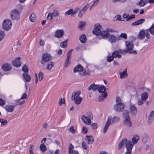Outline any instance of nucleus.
Listing matches in <instances>:
<instances>
[{
    "instance_id": "obj_10",
    "label": "nucleus",
    "mask_w": 154,
    "mask_h": 154,
    "mask_svg": "<svg viewBox=\"0 0 154 154\" xmlns=\"http://www.w3.org/2000/svg\"><path fill=\"white\" fill-rule=\"evenodd\" d=\"M80 9L79 8H76L74 10L72 8L70 9L65 12V15L67 16L70 15L71 16H72L74 14H76Z\"/></svg>"
},
{
    "instance_id": "obj_32",
    "label": "nucleus",
    "mask_w": 154,
    "mask_h": 154,
    "mask_svg": "<svg viewBox=\"0 0 154 154\" xmlns=\"http://www.w3.org/2000/svg\"><path fill=\"white\" fill-rule=\"evenodd\" d=\"M112 56L114 58L118 57L121 58L122 56L121 54H119L118 51L115 50L112 53Z\"/></svg>"
},
{
    "instance_id": "obj_63",
    "label": "nucleus",
    "mask_w": 154,
    "mask_h": 154,
    "mask_svg": "<svg viewBox=\"0 0 154 154\" xmlns=\"http://www.w3.org/2000/svg\"><path fill=\"white\" fill-rule=\"evenodd\" d=\"M25 102L24 100H23L21 101V99H19L17 100V105H21L23 104Z\"/></svg>"
},
{
    "instance_id": "obj_4",
    "label": "nucleus",
    "mask_w": 154,
    "mask_h": 154,
    "mask_svg": "<svg viewBox=\"0 0 154 154\" xmlns=\"http://www.w3.org/2000/svg\"><path fill=\"white\" fill-rule=\"evenodd\" d=\"M10 16L12 20H18L20 18V12L17 9H13L10 12Z\"/></svg>"
},
{
    "instance_id": "obj_53",
    "label": "nucleus",
    "mask_w": 154,
    "mask_h": 154,
    "mask_svg": "<svg viewBox=\"0 0 154 154\" xmlns=\"http://www.w3.org/2000/svg\"><path fill=\"white\" fill-rule=\"evenodd\" d=\"M74 148L73 146L71 144H70L69 145V153H72V152L73 151V149Z\"/></svg>"
},
{
    "instance_id": "obj_51",
    "label": "nucleus",
    "mask_w": 154,
    "mask_h": 154,
    "mask_svg": "<svg viewBox=\"0 0 154 154\" xmlns=\"http://www.w3.org/2000/svg\"><path fill=\"white\" fill-rule=\"evenodd\" d=\"M39 79L40 81H41L44 78V75L42 72H39L38 74Z\"/></svg>"
},
{
    "instance_id": "obj_21",
    "label": "nucleus",
    "mask_w": 154,
    "mask_h": 154,
    "mask_svg": "<svg viewBox=\"0 0 154 154\" xmlns=\"http://www.w3.org/2000/svg\"><path fill=\"white\" fill-rule=\"evenodd\" d=\"M85 139L87 140L88 143L89 144H91L93 143L94 140L93 137L92 136H87Z\"/></svg>"
},
{
    "instance_id": "obj_38",
    "label": "nucleus",
    "mask_w": 154,
    "mask_h": 154,
    "mask_svg": "<svg viewBox=\"0 0 154 154\" xmlns=\"http://www.w3.org/2000/svg\"><path fill=\"white\" fill-rule=\"evenodd\" d=\"M107 95V94L106 92L104 93V94H103L100 95L98 97L99 100L100 101H101L103 100L104 98L106 97Z\"/></svg>"
},
{
    "instance_id": "obj_13",
    "label": "nucleus",
    "mask_w": 154,
    "mask_h": 154,
    "mask_svg": "<svg viewBox=\"0 0 154 154\" xmlns=\"http://www.w3.org/2000/svg\"><path fill=\"white\" fill-rule=\"evenodd\" d=\"M89 6V5L87 4L78 13V17L81 18L83 15L85 13L87 9Z\"/></svg>"
},
{
    "instance_id": "obj_6",
    "label": "nucleus",
    "mask_w": 154,
    "mask_h": 154,
    "mask_svg": "<svg viewBox=\"0 0 154 154\" xmlns=\"http://www.w3.org/2000/svg\"><path fill=\"white\" fill-rule=\"evenodd\" d=\"M12 27V22L8 19H6L3 21L2 27L3 29L6 31L10 30Z\"/></svg>"
},
{
    "instance_id": "obj_28",
    "label": "nucleus",
    "mask_w": 154,
    "mask_h": 154,
    "mask_svg": "<svg viewBox=\"0 0 154 154\" xmlns=\"http://www.w3.org/2000/svg\"><path fill=\"white\" fill-rule=\"evenodd\" d=\"M127 141V139H123L121 140L118 145V149H122L123 146L126 143Z\"/></svg>"
},
{
    "instance_id": "obj_9",
    "label": "nucleus",
    "mask_w": 154,
    "mask_h": 154,
    "mask_svg": "<svg viewBox=\"0 0 154 154\" xmlns=\"http://www.w3.org/2000/svg\"><path fill=\"white\" fill-rule=\"evenodd\" d=\"M95 28L93 30V33L94 34L98 35H100L101 26L99 24H96L95 26Z\"/></svg>"
},
{
    "instance_id": "obj_37",
    "label": "nucleus",
    "mask_w": 154,
    "mask_h": 154,
    "mask_svg": "<svg viewBox=\"0 0 154 154\" xmlns=\"http://www.w3.org/2000/svg\"><path fill=\"white\" fill-rule=\"evenodd\" d=\"M85 22H83L82 21H80L79 22V27H78L79 29L82 30L84 29L85 28Z\"/></svg>"
},
{
    "instance_id": "obj_11",
    "label": "nucleus",
    "mask_w": 154,
    "mask_h": 154,
    "mask_svg": "<svg viewBox=\"0 0 154 154\" xmlns=\"http://www.w3.org/2000/svg\"><path fill=\"white\" fill-rule=\"evenodd\" d=\"M126 147L127 149V152L131 153L134 144L131 140H129L126 142Z\"/></svg>"
},
{
    "instance_id": "obj_52",
    "label": "nucleus",
    "mask_w": 154,
    "mask_h": 154,
    "mask_svg": "<svg viewBox=\"0 0 154 154\" xmlns=\"http://www.w3.org/2000/svg\"><path fill=\"white\" fill-rule=\"evenodd\" d=\"M22 70L26 73L28 72V69L26 65H24L23 67Z\"/></svg>"
},
{
    "instance_id": "obj_33",
    "label": "nucleus",
    "mask_w": 154,
    "mask_h": 154,
    "mask_svg": "<svg viewBox=\"0 0 154 154\" xmlns=\"http://www.w3.org/2000/svg\"><path fill=\"white\" fill-rule=\"evenodd\" d=\"M23 76L26 81L29 82L30 81L31 77L28 74L23 73Z\"/></svg>"
},
{
    "instance_id": "obj_46",
    "label": "nucleus",
    "mask_w": 154,
    "mask_h": 154,
    "mask_svg": "<svg viewBox=\"0 0 154 154\" xmlns=\"http://www.w3.org/2000/svg\"><path fill=\"white\" fill-rule=\"evenodd\" d=\"M5 35V32L3 31H0V41L2 40Z\"/></svg>"
},
{
    "instance_id": "obj_8",
    "label": "nucleus",
    "mask_w": 154,
    "mask_h": 154,
    "mask_svg": "<svg viewBox=\"0 0 154 154\" xmlns=\"http://www.w3.org/2000/svg\"><path fill=\"white\" fill-rule=\"evenodd\" d=\"M59 13L56 9H54L51 12L49 13L47 16V19L49 21H51L53 17H56L59 16Z\"/></svg>"
},
{
    "instance_id": "obj_39",
    "label": "nucleus",
    "mask_w": 154,
    "mask_h": 154,
    "mask_svg": "<svg viewBox=\"0 0 154 154\" xmlns=\"http://www.w3.org/2000/svg\"><path fill=\"white\" fill-rule=\"evenodd\" d=\"M148 93L146 92H143L141 94V98L142 100H146L148 97Z\"/></svg>"
},
{
    "instance_id": "obj_16",
    "label": "nucleus",
    "mask_w": 154,
    "mask_h": 154,
    "mask_svg": "<svg viewBox=\"0 0 154 154\" xmlns=\"http://www.w3.org/2000/svg\"><path fill=\"white\" fill-rule=\"evenodd\" d=\"M111 116H109L108 119L107 121L106 122L105 125L104 127V128L103 132L104 133H105L106 132V131H107V130L110 125V121L111 120Z\"/></svg>"
},
{
    "instance_id": "obj_31",
    "label": "nucleus",
    "mask_w": 154,
    "mask_h": 154,
    "mask_svg": "<svg viewBox=\"0 0 154 154\" xmlns=\"http://www.w3.org/2000/svg\"><path fill=\"white\" fill-rule=\"evenodd\" d=\"M54 63L53 62H51L47 64L46 69L49 71L54 66Z\"/></svg>"
},
{
    "instance_id": "obj_58",
    "label": "nucleus",
    "mask_w": 154,
    "mask_h": 154,
    "mask_svg": "<svg viewBox=\"0 0 154 154\" xmlns=\"http://www.w3.org/2000/svg\"><path fill=\"white\" fill-rule=\"evenodd\" d=\"M88 131V129L87 128L84 126L83 127L82 129V132L83 134H86Z\"/></svg>"
},
{
    "instance_id": "obj_64",
    "label": "nucleus",
    "mask_w": 154,
    "mask_h": 154,
    "mask_svg": "<svg viewBox=\"0 0 154 154\" xmlns=\"http://www.w3.org/2000/svg\"><path fill=\"white\" fill-rule=\"evenodd\" d=\"M70 64V62L69 61H66L64 67L65 68L67 67Z\"/></svg>"
},
{
    "instance_id": "obj_3",
    "label": "nucleus",
    "mask_w": 154,
    "mask_h": 154,
    "mask_svg": "<svg viewBox=\"0 0 154 154\" xmlns=\"http://www.w3.org/2000/svg\"><path fill=\"white\" fill-rule=\"evenodd\" d=\"M125 45L126 49H125L127 53L128 54H136L137 52L133 50L134 45L130 41H126Z\"/></svg>"
},
{
    "instance_id": "obj_23",
    "label": "nucleus",
    "mask_w": 154,
    "mask_h": 154,
    "mask_svg": "<svg viewBox=\"0 0 154 154\" xmlns=\"http://www.w3.org/2000/svg\"><path fill=\"white\" fill-rule=\"evenodd\" d=\"M14 108V106L10 105H6L5 106V109L7 111L10 112H11L13 111Z\"/></svg>"
},
{
    "instance_id": "obj_27",
    "label": "nucleus",
    "mask_w": 154,
    "mask_h": 154,
    "mask_svg": "<svg viewBox=\"0 0 154 154\" xmlns=\"http://www.w3.org/2000/svg\"><path fill=\"white\" fill-rule=\"evenodd\" d=\"M99 86L98 85H95L94 83L93 84L91 85L88 88V90H90L91 89H92L93 91H95L98 89Z\"/></svg>"
},
{
    "instance_id": "obj_47",
    "label": "nucleus",
    "mask_w": 154,
    "mask_h": 154,
    "mask_svg": "<svg viewBox=\"0 0 154 154\" xmlns=\"http://www.w3.org/2000/svg\"><path fill=\"white\" fill-rule=\"evenodd\" d=\"M67 40H66L64 41L61 42L60 46L62 48H65L66 47L67 44Z\"/></svg>"
},
{
    "instance_id": "obj_61",
    "label": "nucleus",
    "mask_w": 154,
    "mask_h": 154,
    "mask_svg": "<svg viewBox=\"0 0 154 154\" xmlns=\"http://www.w3.org/2000/svg\"><path fill=\"white\" fill-rule=\"evenodd\" d=\"M34 146L33 145L31 146L29 148V152L30 154H34L33 152V150L34 149Z\"/></svg>"
},
{
    "instance_id": "obj_50",
    "label": "nucleus",
    "mask_w": 154,
    "mask_h": 154,
    "mask_svg": "<svg viewBox=\"0 0 154 154\" xmlns=\"http://www.w3.org/2000/svg\"><path fill=\"white\" fill-rule=\"evenodd\" d=\"M114 58L112 56H108L107 57V60L108 62H111L113 60Z\"/></svg>"
},
{
    "instance_id": "obj_7",
    "label": "nucleus",
    "mask_w": 154,
    "mask_h": 154,
    "mask_svg": "<svg viewBox=\"0 0 154 154\" xmlns=\"http://www.w3.org/2000/svg\"><path fill=\"white\" fill-rule=\"evenodd\" d=\"M51 58L52 57L50 54L47 53H45L42 56L41 63L42 65H44L46 63L50 61Z\"/></svg>"
},
{
    "instance_id": "obj_40",
    "label": "nucleus",
    "mask_w": 154,
    "mask_h": 154,
    "mask_svg": "<svg viewBox=\"0 0 154 154\" xmlns=\"http://www.w3.org/2000/svg\"><path fill=\"white\" fill-rule=\"evenodd\" d=\"M73 99L74 100V102L75 104L79 105L81 103L82 100V98L80 97Z\"/></svg>"
},
{
    "instance_id": "obj_15",
    "label": "nucleus",
    "mask_w": 154,
    "mask_h": 154,
    "mask_svg": "<svg viewBox=\"0 0 154 154\" xmlns=\"http://www.w3.org/2000/svg\"><path fill=\"white\" fill-rule=\"evenodd\" d=\"M83 122L88 125H90L91 124V121L90 119L85 115H83L81 117Z\"/></svg>"
},
{
    "instance_id": "obj_5",
    "label": "nucleus",
    "mask_w": 154,
    "mask_h": 154,
    "mask_svg": "<svg viewBox=\"0 0 154 154\" xmlns=\"http://www.w3.org/2000/svg\"><path fill=\"white\" fill-rule=\"evenodd\" d=\"M123 114L124 117L125 119L124 121V124L129 127H131L132 123L129 118V112L128 111L125 110L123 112Z\"/></svg>"
},
{
    "instance_id": "obj_56",
    "label": "nucleus",
    "mask_w": 154,
    "mask_h": 154,
    "mask_svg": "<svg viewBox=\"0 0 154 154\" xmlns=\"http://www.w3.org/2000/svg\"><path fill=\"white\" fill-rule=\"evenodd\" d=\"M135 15L134 14H132L130 15L128 18L126 19V21H128L132 19H133L135 18Z\"/></svg>"
},
{
    "instance_id": "obj_36",
    "label": "nucleus",
    "mask_w": 154,
    "mask_h": 154,
    "mask_svg": "<svg viewBox=\"0 0 154 154\" xmlns=\"http://www.w3.org/2000/svg\"><path fill=\"white\" fill-rule=\"evenodd\" d=\"M139 139V136L137 135H135L132 138L133 143L134 144H136Z\"/></svg>"
},
{
    "instance_id": "obj_24",
    "label": "nucleus",
    "mask_w": 154,
    "mask_h": 154,
    "mask_svg": "<svg viewBox=\"0 0 154 154\" xmlns=\"http://www.w3.org/2000/svg\"><path fill=\"white\" fill-rule=\"evenodd\" d=\"M83 70V68L82 66L80 65H78L74 69L73 72H80L82 71Z\"/></svg>"
},
{
    "instance_id": "obj_48",
    "label": "nucleus",
    "mask_w": 154,
    "mask_h": 154,
    "mask_svg": "<svg viewBox=\"0 0 154 154\" xmlns=\"http://www.w3.org/2000/svg\"><path fill=\"white\" fill-rule=\"evenodd\" d=\"M148 138V136L147 134H144L143 136L142 139V141L144 143H146Z\"/></svg>"
},
{
    "instance_id": "obj_34",
    "label": "nucleus",
    "mask_w": 154,
    "mask_h": 154,
    "mask_svg": "<svg viewBox=\"0 0 154 154\" xmlns=\"http://www.w3.org/2000/svg\"><path fill=\"white\" fill-rule=\"evenodd\" d=\"M146 30H147L148 32L149 33V32L151 35H154V23H152L150 28Z\"/></svg>"
},
{
    "instance_id": "obj_45",
    "label": "nucleus",
    "mask_w": 154,
    "mask_h": 154,
    "mask_svg": "<svg viewBox=\"0 0 154 154\" xmlns=\"http://www.w3.org/2000/svg\"><path fill=\"white\" fill-rule=\"evenodd\" d=\"M39 148L40 150L43 152L45 151L47 149L46 146L43 143L42 144L40 145Z\"/></svg>"
},
{
    "instance_id": "obj_14",
    "label": "nucleus",
    "mask_w": 154,
    "mask_h": 154,
    "mask_svg": "<svg viewBox=\"0 0 154 154\" xmlns=\"http://www.w3.org/2000/svg\"><path fill=\"white\" fill-rule=\"evenodd\" d=\"M20 57H16L14 60L12 62L13 65L16 67H18L21 65V62L20 61Z\"/></svg>"
},
{
    "instance_id": "obj_60",
    "label": "nucleus",
    "mask_w": 154,
    "mask_h": 154,
    "mask_svg": "<svg viewBox=\"0 0 154 154\" xmlns=\"http://www.w3.org/2000/svg\"><path fill=\"white\" fill-rule=\"evenodd\" d=\"M120 37L125 39H126L127 38V34L125 33H121L120 35Z\"/></svg>"
},
{
    "instance_id": "obj_59",
    "label": "nucleus",
    "mask_w": 154,
    "mask_h": 154,
    "mask_svg": "<svg viewBox=\"0 0 154 154\" xmlns=\"http://www.w3.org/2000/svg\"><path fill=\"white\" fill-rule=\"evenodd\" d=\"M82 148L85 150H87L88 149L87 147L86 146V143L84 142H83L82 143Z\"/></svg>"
},
{
    "instance_id": "obj_22",
    "label": "nucleus",
    "mask_w": 154,
    "mask_h": 154,
    "mask_svg": "<svg viewBox=\"0 0 154 154\" xmlns=\"http://www.w3.org/2000/svg\"><path fill=\"white\" fill-rule=\"evenodd\" d=\"M103 38L105 39L108 37L110 34L108 32L107 30H104L101 31L100 34Z\"/></svg>"
},
{
    "instance_id": "obj_57",
    "label": "nucleus",
    "mask_w": 154,
    "mask_h": 154,
    "mask_svg": "<svg viewBox=\"0 0 154 154\" xmlns=\"http://www.w3.org/2000/svg\"><path fill=\"white\" fill-rule=\"evenodd\" d=\"M91 127L92 129H96L97 128V123H92L91 125Z\"/></svg>"
},
{
    "instance_id": "obj_17",
    "label": "nucleus",
    "mask_w": 154,
    "mask_h": 154,
    "mask_svg": "<svg viewBox=\"0 0 154 154\" xmlns=\"http://www.w3.org/2000/svg\"><path fill=\"white\" fill-rule=\"evenodd\" d=\"M64 31L62 29H59L56 31L55 33V36L57 38H60L63 35Z\"/></svg>"
},
{
    "instance_id": "obj_54",
    "label": "nucleus",
    "mask_w": 154,
    "mask_h": 154,
    "mask_svg": "<svg viewBox=\"0 0 154 154\" xmlns=\"http://www.w3.org/2000/svg\"><path fill=\"white\" fill-rule=\"evenodd\" d=\"M119 53L121 54H124L127 53L125 49H124L123 50H122L121 49H119L118 51Z\"/></svg>"
},
{
    "instance_id": "obj_12",
    "label": "nucleus",
    "mask_w": 154,
    "mask_h": 154,
    "mask_svg": "<svg viewBox=\"0 0 154 154\" xmlns=\"http://www.w3.org/2000/svg\"><path fill=\"white\" fill-rule=\"evenodd\" d=\"M108 38V40L111 43L113 44L115 43L117 41L120 40L119 37V36L118 38L116 36L114 35H109Z\"/></svg>"
},
{
    "instance_id": "obj_26",
    "label": "nucleus",
    "mask_w": 154,
    "mask_h": 154,
    "mask_svg": "<svg viewBox=\"0 0 154 154\" xmlns=\"http://www.w3.org/2000/svg\"><path fill=\"white\" fill-rule=\"evenodd\" d=\"M80 94L81 92L80 91H77L76 92H73L72 96V99H74L80 97Z\"/></svg>"
},
{
    "instance_id": "obj_42",
    "label": "nucleus",
    "mask_w": 154,
    "mask_h": 154,
    "mask_svg": "<svg viewBox=\"0 0 154 154\" xmlns=\"http://www.w3.org/2000/svg\"><path fill=\"white\" fill-rule=\"evenodd\" d=\"M147 3V1L145 0L143 1L142 0H141L140 2L138 3V5L140 7H143Z\"/></svg>"
},
{
    "instance_id": "obj_2",
    "label": "nucleus",
    "mask_w": 154,
    "mask_h": 154,
    "mask_svg": "<svg viewBox=\"0 0 154 154\" xmlns=\"http://www.w3.org/2000/svg\"><path fill=\"white\" fill-rule=\"evenodd\" d=\"M146 37L147 39L150 38L151 37L149 32L146 29H142L139 32L138 35V38L140 40H143Z\"/></svg>"
},
{
    "instance_id": "obj_62",
    "label": "nucleus",
    "mask_w": 154,
    "mask_h": 154,
    "mask_svg": "<svg viewBox=\"0 0 154 154\" xmlns=\"http://www.w3.org/2000/svg\"><path fill=\"white\" fill-rule=\"evenodd\" d=\"M69 131L72 133H74L75 130L72 126L69 129Z\"/></svg>"
},
{
    "instance_id": "obj_29",
    "label": "nucleus",
    "mask_w": 154,
    "mask_h": 154,
    "mask_svg": "<svg viewBox=\"0 0 154 154\" xmlns=\"http://www.w3.org/2000/svg\"><path fill=\"white\" fill-rule=\"evenodd\" d=\"M79 39L82 43H85L87 40L85 35L84 34H82L80 35Z\"/></svg>"
},
{
    "instance_id": "obj_1",
    "label": "nucleus",
    "mask_w": 154,
    "mask_h": 154,
    "mask_svg": "<svg viewBox=\"0 0 154 154\" xmlns=\"http://www.w3.org/2000/svg\"><path fill=\"white\" fill-rule=\"evenodd\" d=\"M116 103L114 105V109L118 112H121L124 108L125 104L122 103V100L119 97H116Z\"/></svg>"
},
{
    "instance_id": "obj_35",
    "label": "nucleus",
    "mask_w": 154,
    "mask_h": 154,
    "mask_svg": "<svg viewBox=\"0 0 154 154\" xmlns=\"http://www.w3.org/2000/svg\"><path fill=\"white\" fill-rule=\"evenodd\" d=\"M106 88L104 85L100 86L99 87L98 91L99 92L102 93L103 94H104L106 91Z\"/></svg>"
},
{
    "instance_id": "obj_25",
    "label": "nucleus",
    "mask_w": 154,
    "mask_h": 154,
    "mask_svg": "<svg viewBox=\"0 0 154 154\" xmlns=\"http://www.w3.org/2000/svg\"><path fill=\"white\" fill-rule=\"evenodd\" d=\"M154 111H152L150 113L148 117V123L151 124L154 119Z\"/></svg>"
},
{
    "instance_id": "obj_55",
    "label": "nucleus",
    "mask_w": 154,
    "mask_h": 154,
    "mask_svg": "<svg viewBox=\"0 0 154 154\" xmlns=\"http://www.w3.org/2000/svg\"><path fill=\"white\" fill-rule=\"evenodd\" d=\"M5 101L2 99L0 98V106H2L5 105Z\"/></svg>"
},
{
    "instance_id": "obj_20",
    "label": "nucleus",
    "mask_w": 154,
    "mask_h": 154,
    "mask_svg": "<svg viewBox=\"0 0 154 154\" xmlns=\"http://www.w3.org/2000/svg\"><path fill=\"white\" fill-rule=\"evenodd\" d=\"M2 69L5 71H9L11 69V67L10 64L5 63L3 65Z\"/></svg>"
},
{
    "instance_id": "obj_41",
    "label": "nucleus",
    "mask_w": 154,
    "mask_h": 154,
    "mask_svg": "<svg viewBox=\"0 0 154 154\" xmlns=\"http://www.w3.org/2000/svg\"><path fill=\"white\" fill-rule=\"evenodd\" d=\"M30 20L32 22H34L36 19L35 15L34 13H32L29 17Z\"/></svg>"
},
{
    "instance_id": "obj_19",
    "label": "nucleus",
    "mask_w": 154,
    "mask_h": 154,
    "mask_svg": "<svg viewBox=\"0 0 154 154\" xmlns=\"http://www.w3.org/2000/svg\"><path fill=\"white\" fill-rule=\"evenodd\" d=\"M145 21V20L144 19H141L133 22L131 24V25L135 26L144 23Z\"/></svg>"
},
{
    "instance_id": "obj_18",
    "label": "nucleus",
    "mask_w": 154,
    "mask_h": 154,
    "mask_svg": "<svg viewBox=\"0 0 154 154\" xmlns=\"http://www.w3.org/2000/svg\"><path fill=\"white\" fill-rule=\"evenodd\" d=\"M130 110L131 113L133 115H135L137 112V109L134 105H131L130 107Z\"/></svg>"
},
{
    "instance_id": "obj_49",
    "label": "nucleus",
    "mask_w": 154,
    "mask_h": 154,
    "mask_svg": "<svg viewBox=\"0 0 154 154\" xmlns=\"http://www.w3.org/2000/svg\"><path fill=\"white\" fill-rule=\"evenodd\" d=\"M0 121L2 125H6L8 123V121L6 120L1 119H0Z\"/></svg>"
},
{
    "instance_id": "obj_44",
    "label": "nucleus",
    "mask_w": 154,
    "mask_h": 154,
    "mask_svg": "<svg viewBox=\"0 0 154 154\" xmlns=\"http://www.w3.org/2000/svg\"><path fill=\"white\" fill-rule=\"evenodd\" d=\"M120 118L118 117L115 116L113 117L111 120L112 123L118 122L120 121Z\"/></svg>"
},
{
    "instance_id": "obj_30",
    "label": "nucleus",
    "mask_w": 154,
    "mask_h": 154,
    "mask_svg": "<svg viewBox=\"0 0 154 154\" xmlns=\"http://www.w3.org/2000/svg\"><path fill=\"white\" fill-rule=\"evenodd\" d=\"M119 74L121 79H124L128 76L127 70H124L123 72H120Z\"/></svg>"
},
{
    "instance_id": "obj_43",
    "label": "nucleus",
    "mask_w": 154,
    "mask_h": 154,
    "mask_svg": "<svg viewBox=\"0 0 154 154\" xmlns=\"http://www.w3.org/2000/svg\"><path fill=\"white\" fill-rule=\"evenodd\" d=\"M121 17L119 15H116L113 18V20L114 21H121Z\"/></svg>"
}]
</instances>
